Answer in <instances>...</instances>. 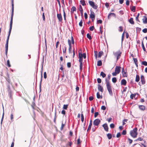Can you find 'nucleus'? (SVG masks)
<instances>
[{
	"label": "nucleus",
	"instance_id": "f257e3e1",
	"mask_svg": "<svg viewBox=\"0 0 147 147\" xmlns=\"http://www.w3.org/2000/svg\"><path fill=\"white\" fill-rule=\"evenodd\" d=\"M137 129L136 128H135L130 131V134L131 136L134 138H136L138 135L137 132Z\"/></svg>",
	"mask_w": 147,
	"mask_h": 147
},
{
	"label": "nucleus",
	"instance_id": "f03ea898",
	"mask_svg": "<svg viewBox=\"0 0 147 147\" xmlns=\"http://www.w3.org/2000/svg\"><path fill=\"white\" fill-rule=\"evenodd\" d=\"M106 86L109 94L111 96L113 95L111 87L109 81L106 80Z\"/></svg>",
	"mask_w": 147,
	"mask_h": 147
},
{
	"label": "nucleus",
	"instance_id": "7ed1b4c3",
	"mask_svg": "<svg viewBox=\"0 0 147 147\" xmlns=\"http://www.w3.org/2000/svg\"><path fill=\"white\" fill-rule=\"evenodd\" d=\"M12 28H9V34H8V36L7 38V40L6 41V43L5 45V54L6 55L7 54V53L8 51V41H9V36L10 34V33L11 32V30Z\"/></svg>",
	"mask_w": 147,
	"mask_h": 147
},
{
	"label": "nucleus",
	"instance_id": "20e7f679",
	"mask_svg": "<svg viewBox=\"0 0 147 147\" xmlns=\"http://www.w3.org/2000/svg\"><path fill=\"white\" fill-rule=\"evenodd\" d=\"M121 68L120 67L116 66L115 68V72L112 73V75L113 76H115L117 74H119L120 72Z\"/></svg>",
	"mask_w": 147,
	"mask_h": 147
},
{
	"label": "nucleus",
	"instance_id": "39448f33",
	"mask_svg": "<svg viewBox=\"0 0 147 147\" xmlns=\"http://www.w3.org/2000/svg\"><path fill=\"white\" fill-rule=\"evenodd\" d=\"M68 43L69 45V53H71L72 46L71 44V41L69 39L68 41Z\"/></svg>",
	"mask_w": 147,
	"mask_h": 147
},
{
	"label": "nucleus",
	"instance_id": "423d86ee",
	"mask_svg": "<svg viewBox=\"0 0 147 147\" xmlns=\"http://www.w3.org/2000/svg\"><path fill=\"white\" fill-rule=\"evenodd\" d=\"M100 122V121L99 119H95L93 122V124L95 126H98Z\"/></svg>",
	"mask_w": 147,
	"mask_h": 147
},
{
	"label": "nucleus",
	"instance_id": "0eeeda50",
	"mask_svg": "<svg viewBox=\"0 0 147 147\" xmlns=\"http://www.w3.org/2000/svg\"><path fill=\"white\" fill-rule=\"evenodd\" d=\"M121 53L119 51H117L114 53V55L117 57V60L120 57Z\"/></svg>",
	"mask_w": 147,
	"mask_h": 147
},
{
	"label": "nucleus",
	"instance_id": "6e6552de",
	"mask_svg": "<svg viewBox=\"0 0 147 147\" xmlns=\"http://www.w3.org/2000/svg\"><path fill=\"white\" fill-rule=\"evenodd\" d=\"M89 4L94 9H96L97 8V6L95 5L94 3L91 1H89Z\"/></svg>",
	"mask_w": 147,
	"mask_h": 147
},
{
	"label": "nucleus",
	"instance_id": "1a4fd4ad",
	"mask_svg": "<svg viewBox=\"0 0 147 147\" xmlns=\"http://www.w3.org/2000/svg\"><path fill=\"white\" fill-rule=\"evenodd\" d=\"M102 126L106 131L107 132L108 131V125L107 123L104 124L102 125Z\"/></svg>",
	"mask_w": 147,
	"mask_h": 147
},
{
	"label": "nucleus",
	"instance_id": "9d476101",
	"mask_svg": "<svg viewBox=\"0 0 147 147\" xmlns=\"http://www.w3.org/2000/svg\"><path fill=\"white\" fill-rule=\"evenodd\" d=\"M57 17L59 21L61 22L62 21V19L61 14H57Z\"/></svg>",
	"mask_w": 147,
	"mask_h": 147
},
{
	"label": "nucleus",
	"instance_id": "9b49d317",
	"mask_svg": "<svg viewBox=\"0 0 147 147\" xmlns=\"http://www.w3.org/2000/svg\"><path fill=\"white\" fill-rule=\"evenodd\" d=\"M141 81L142 84H145V81L144 79V77L143 75H142L141 76Z\"/></svg>",
	"mask_w": 147,
	"mask_h": 147
},
{
	"label": "nucleus",
	"instance_id": "f8f14e48",
	"mask_svg": "<svg viewBox=\"0 0 147 147\" xmlns=\"http://www.w3.org/2000/svg\"><path fill=\"white\" fill-rule=\"evenodd\" d=\"M122 73L123 76L124 77H126L127 76V74L126 73V72L124 71V69L123 68H122Z\"/></svg>",
	"mask_w": 147,
	"mask_h": 147
},
{
	"label": "nucleus",
	"instance_id": "ddd939ff",
	"mask_svg": "<svg viewBox=\"0 0 147 147\" xmlns=\"http://www.w3.org/2000/svg\"><path fill=\"white\" fill-rule=\"evenodd\" d=\"M111 16H113L114 17H116L115 14L114 13H111L109 14L108 16V18L109 19L111 18Z\"/></svg>",
	"mask_w": 147,
	"mask_h": 147
},
{
	"label": "nucleus",
	"instance_id": "4468645a",
	"mask_svg": "<svg viewBox=\"0 0 147 147\" xmlns=\"http://www.w3.org/2000/svg\"><path fill=\"white\" fill-rule=\"evenodd\" d=\"M90 17L91 18V19L95 18V15L93 11H91V13L90 15Z\"/></svg>",
	"mask_w": 147,
	"mask_h": 147
},
{
	"label": "nucleus",
	"instance_id": "2eb2a0df",
	"mask_svg": "<svg viewBox=\"0 0 147 147\" xmlns=\"http://www.w3.org/2000/svg\"><path fill=\"white\" fill-rule=\"evenodd\" d=\"M98 89L99 91H101L102 92L103 91V89L102 87L100 84H98Z\"/></svg>",
	"mask_w": 147,
	"mask_h": 147
},
{
	"label": "nucleus",
	"instance_id": "dca6fc26",
	"mask_svg": "<svg viewBox=\"0 0 147 147\" xmlns=\"http://www.w3.org/2000/svg\"><path fill=\"white\" fill-rule=\"evenodd\" d=\"M127 82L125 79H122L121 81V85L125 86L126 85Z\"/></svg>",
	"mask_w": 147,
	"mask_h": 147
},
{
	"label": "nucleus",
	"instance_id": "f3484780",
	"mask_svg": "<svg viewBox=\"0 0 147 147\" xmlns=\"http://www.w3.org/2000/svg\"><path fill=\"white\" fill-rule=\"evenodd\" d=\"M139 109L142 110H145V107L143 105H139Z\"/></svg>",
	"mask_w": 147,
	"mask_h": 147
},
{
	"label": "nucleus",
	"instance_id": "a211bd4d",
	"mask_svg": "<svg viewBox=\"0 0 147 147\" xmlns=\"http://www.w3.org/2000/svg\"><path fill=\"white\" fill-rule=\"evenodd\" d=\"M142 20L144 23H147V18L145 16L144 17V18Z\"/></svg>",
	"mask_w": 147,
	"mask_h": 147
},
{
	"label": "nucleus",
	"instance_id": "6ab92c4d",
	"mask_svg": "<svg viewBox=\"0 0 147 147\" xmlns=\"http://www.w3.org/2000/svg\"><path fill=\"white\" fill-rule=\"evenodd\" d=\"M129 21L130 24H134V22L133 21V18H130L129 20Z\"/></svg>",
	"mask_w": 147,
	"mask_h": 147
},
{
	"label": "nucleus",
	"instance_id": "aec40b11",
	"mask_svg": "<svg viewBox=\"0 0 147 147\" xmlns=\"http://www.w3.org/2000/svg\"><path fill=\"white\" fill-rule=\"evenodd\" d=\"M92 125V121L91 120L90 121L89 125L88 127V130H89L91 129V126Z\"/></svg>",
	"mask_w": 147,
	"mask_h": 147
},
{
	"label": "nucleus",
	"instance_id": "412c9836",
	"mask_svg": "<svg viewBox=\"0 0 147 147\" xmlns=\"http://www.w3.org/2000/svg\"><path fill=\"white\" fill-rule=\"evenodd\" d=\"M140 80V77L138 75H136V81L138 82Z\"/></svg>",
	"mask_w": 147,
	"mask_h": 147
},
{
	"label": "nucleus",
	"instance_id": "4be33fe9",
	"mask_svg": "<svg viewBox=\"0 0 147 147\" xmlns=\"http://www.w3.org/2000/svg\"><path fill=\"white\" fill-rule=\"evenodd\" d=\"M103 52L102 51H100L98 53V57L99 58H100L102 55L103 54Z\"/></svg>",
	"mask_w": 147,
	"mask_h": 147
},
{
	"label": "nucleus",
	"instance_id": "5701e85b",
	"mask_svg": "<svg viewBox=\"0 0 147 147\" xmlns=\"http://www.w3.org/2000/svg\"><path fill=\"white\" fill-rule=\"evenodd\" d=\"M100 76H102L103 78H104L106 76V75L102 71L100 73Z\"/></svg>",
	"mask_w": 147,
	"mask_h": 147
},
{
	"label": "nucleus",
	"instance_id": "b1692460",
	"mask_svg": "<svg viewBox=\"0 0 147 147\" xmlns=\"http://www.w3.org/2000/svg\"><path fill=\"white\" fill-rule=\"evenodd\" d=\"M97 97L99 99L100 98H101L102 97L101 96H100V93L99 92H97L96 94Z\"/></svg>",
	"mask_w": 147,
	"mask_h": 147
},
{
	"label": "nucleus",
	"instance_id": "393cba45",
	"mask_svg": "<svg viewBox=\"0 0 147 147\" xmlns=\"http://www.w3.org/2000/svg\"><path fill=\"white\" fill-rule=\"evenodd\" d=\"M102 65V63L100 60L98 61L97 62V65L98 66H100Z\"/></svg>",
	"mask_w": 147,
	"mask_h": 147
},
{
	"label": "nucleus",
	"instance_id": "a878e982",
	"mask_svg": "<svg viewBox=\"0 0 147 147\" xmlns=\"http://www.w3.org/2000/svg\"><path fill=\"white\" fill-rule=\"evenodd\" d=\"M134 61L135 64H136V66L137 67H138V63H137L138 61H137V59L136 58H134Z\"/></svg>",
	"mask_w": 147,
	"mask_h": 147
},
{
	"label": "nucleus",
	"instance_id": "bb28decb",
	"mask_svg": "<svg viewBox=\"0 0 147 147\" xmlns=\"http://www.w3.org/2000/svg\"><path fill=\"white\" fill-rule=\"evenodd\" d=\"M80 2L82 5L84 6L86 5L85 1L84 0H82L80 1Z\"/></svg>",
	"mask_w": 147,
	"mask_h": 147
},
{
	"label": "nucleus",
	"instance_id": "cd10ccee",
	"mask_svg": "<svg viewBox=\"0 0 147 147\" xmlns=\"http://www.w3.org/2000/svg\"><path fill=\"white\" fill-rule=\"evenodd\" d=\"M68 106V105H63V108L64 109L66 110V109H67Z\"/></svg>",
	"mask_w": 147,
	"mask_h": 147
},
{
	"label": "nucleus",
	"instance_id": "c85d7f7f",
	"mask_svg": "<svg viewBox=\"0 0 147 147\" xmlns=\"http://www.w3.org/2000/svg\"><path fill=\"white\" fill-rule=\"evenodd\" d=\"M76 11V8L75 7L73 6V7L71 9V11H72L73 13L74 11Z\"/></svg>",
	"mask_w": 147,
	"mask_h": 147
},
{
	"label": "nucleus",
	"instance_id": "c756f323",
	"mask_svg": "<svg viewBox=\"0 0 147 147\" xmlns=\"http://www.w3.org/2000/svg\"><path fill=\"white\" fill-rule=\"evenodd\" d=\"M107 136L108 138L109 139H110L111 138L112 135L111 134H107Z\"/></svg>",
	"mask_w": 147,
	"mask_h": 147
},
{
	"label": "nucleus",
	"instance_id": "7c9ffc66",
	"mask_svg": "<svg viewBox=\"0 0 147 147\" xmlns=\"http://www.w3.org/2000/svg\"><path fill=\"white\" fill-rule=\"evenodd\" d=\"M112 81L113 82L115 83L117 81V79L116 78L114 77L112 78Z\"/></svg>",
	"mask_w": 147,
	"mask_h": 147
},
{
	"label": "nucleus",
	"instance_id": "2f4dec72",
	"mask_svg": "<svg viewBox=\"0 0 147 147\" xmlns=\"http://www.w3.org/2000/svg\"><path fill=\"white\" fill-rule=\"evenodd\" d=\"M7 65L9 67H11V65L10 64V62L9 60H8L7 61Z\"/></svg>",
	"mask_w": 147,
	"mask_h": 147
},
{
	"label": "nucleus",
	"instance_id": "473e14b6",
	"mask_svg": "<svg viewBox=\"0 0 147 147\" xmlns=\"http://www.w3.org/2000/svg\"><path fill=\"white\" fill-rule=\"evenodd\" d=\"M87 37L89 39H91L92 38L91 37V36L89 34H87Z\"/></svg>",
	"mask_w": 147,
	"mask_h": 147
},
{
	"label": "nucleus",
	"instance_id": "72a5a7b5",
	"mask_svg": "<svg viewBox=\"0 0 147 147\" xmlns=\"http://www.w3.org/2000/svg\"><path fill=\"white\" fill-rule=\"evenodd\" d=\"M3 115H2V118L1 120V123H2V121H3V119L4 114V108H3Z\"/></svg>",
	"mask_w": 147,
	"mask_h": 147
},
{
	"label": "nucleus",
	"instance_id": "f704fd0d",
	"mask_svg": "<svg viewBox=\"0 0 147 147\" xmlns=\"http://www.w3.org/2000/svg\"><path fill=\"white\" fill-rule=\"evenodd\" d=\"M79 58H83V54L81 53H79Z\"/></svg>",
	"mask_w": 147,
	"mask_h": 147
},
{
	"label": "nucleus",
	"instance_id": "c9c22d12",
	"mask_svg": "<svg viewBox=\"0 0 147 147\" xmlns=\"http://www.w3.org/2000/svg\"><path fill=\"white\" fill-rule=\"evenodd\" d=\"M79 9L80 12H82V11H83V9L82 7L80 5L79 6Z\"/></svg>",
	"mask_w": 147,
	"mask_h": 147
},
{
	"label": "nucleus",
	"instance_id": "e433bc0d",
	"mask_svg": "<svg viewBox=\"0 0 147 147\" xmlns=\"http://www.w3.org/2000/svg\"><path fill=\"white\" fill-rule=\"evenodd\" d=\"M94 55L95 56L96 58V59H97V54H98L97 52L96 51H94Z\"/></svg>",
	"mask_w": 147,
	"mask_h": 147
},
{
	"label": "nucleus",
	"instance_id": "4c0bfd02",
	"mask_svg": "<svg viewBox=\"0 0 147 147\" xmlns=\"http://www.w3.org/2000/svg\"><path fill=\"white\" fill-rule=\"evenodd\" d=\"M131 9L134 12L136 9V8L135 7L133 6L131 8Z\"/></svg>",
	"mask_w": 147,
	"mask_h": 147
},
{
	"label": "nucleus",
	"instance_id": "58836bf2",
	"mask_svg": "<svg viewBox=\"0 0 147 147\" xmlns=\"http://www.w3.org/2000/svg\"><path fill=\"white\" fill-rule=\"evenodd\" d=\"M127 119H124L123 121V125H124L125 124V122H127Z\"/></svg>",
	"mask_w": 147,
	"mask_h": 147
},
{
	"label": "nucleus",
	"instance_id": "ea45409f",
	"mask_svg": "<svg viewBox=\"0 0 147 147\" xmlns=\"http://www.w3.org/2000/svg\"><path fill=\"white\" fill-rule=\"evenodd\" d=\"M142 48H143V50L144 51H146V49H145V47H144V46L143 42H142Z\"/></svg>",
	"mask_w": 147,
	"mask_h": 147
},
{
	"label": "nucleus",
	"instance_id": "a19ab883",
	"mask_svg": "<svg viewBox=\"0 0 147 147\" xmlns=\"http://www.w3.org/2000/svg\"><path fill=\"white\" fill-rule=\"evenodd\" d=\"M139 15H140V14L139 13H138V15L136 17V20L137 21H138V22H139V20L138 19V17L139 16Z\"/></svg>",
	"mask_w": 147,
	"mask_h": 147
},
{
	"label": "nucleus",
	"instance_id": "79ce46f5",
	"mask_svg": "<svg viewBox=\"0 0 147 147\" xmlns=\"http://www.w3.org/2000/svg\"><path fill=\"white\" fill-rule=\"evenodd\" d=\"M13 23V20H11L10 24V28H12Z\"/></svg>",
	"mask_w": 147,
	"mask_h": 147
},
{
	"label": "nucleus",
	"instance_id": "37998d69",
	"mask_svg": "<svg viewBox=\"0 0 147 147\" xmlns=\"http://www.w3.org/2000/svg\"><path fill=\"white\" fill-rule=\"evenodd\" d=\"M83 22L82 20H81L79 23V25L80 26H82Z\"/></svg>",
	"mask_w": 147,
	"mask_h": 147
},
{
	"label": "nucleus",
	"instance_id": "c03bdc74",
	"mask_svg": "<svg viewBox=\"0 0 147 147\" xmlns=\"http://www.w3.org/2000/svg\"><path fill=\"white\" fill-rule=\"evenodd\" d=\"M83 63H80V69L82 70V69Z\"/></svg>",
	"mask_w": 147,
	"mask_h": 147
},
{
	"label": "nucleus",
	"instance_id": "a18cd8bd",
	"mask_svg": "<svg viewBox=\"0 0 147 147\" xmlns=\"http://www.w3.org/2000/svg\"><path fill=\"white\" fill-rule=\"evenodd\" d=\"M124 32L122 34V38H121V40H122V42H123V38H124Z\"/></svg>",
	"mask_w": 147,
	"mask_h": 147
},
{
	"label": "nucleus",
	"instance_id": "49530a36",
	"mask_svg": "<svg viewBox=\"0 0 147 147\" xmlns=\"http://www.w3.org/2000/svg\"><path fill=\"white\" fill-rule=\"evenodd\" d=\"M71 43L72 44H74V39H73V37L72 36L71 37Z\"/></svg>",
	"mask_w": 147,
	"mask_h": 147
},
{
	"label": "nucleus",
	"instance_id": "de8ad7c7",
	"mask_svg": "<svg viewBox=\"0 0 147 147\" xmlns=\"http://www.w3.org/2000/svg\"><path fill=\"white\" fill-rule=\"evenodd\" d=\"M84 116L83 114H81V121L82 122H83L84 121Z\"/></svg>",
	"mask_w": 147,
	"mask_h": 147
},
{
	"label": "nucleus",
	"instance_id": "09e8293b",
	"mask_svg": "<svg viewBox=\"0 0 147 147\" xmlns=\"http://www.w3.org/2000/svg\"><path fill=\"white\" fill-rule=\"evenodd\" d=\"M142 32L144 33H146L147 32V29L146 28L143 29Z\"/></svg>",
	"mask_w": 147,
	"mask_h": 147
},
{
	"label": "nucleus",
	"instance_id": "8fccbe9b",
	"mask_svg": "<svg viewBox=\"0 0 147 147\" xmlns=\"http://www.w3.org/2000/svg\"><path fill=\"white\" fill-rule=\"evenodd\" d=\"M142 64H143L145 66H147V62L146 61H143L142 62Z\"/></svg>",
	"mask_w": 147,
	"mask_h": 147
},
{
	"label": "nucleus",
	"instance_id": "3c124183",
	"mask_svg": "<svg viewBox=\"0 0 147 147\" xmlns=\"http://www.w3.org/2000/svg\"><path fill=\"white\" fill-rule=\"evenodd\" d=\"M97 81L98 83H101V80L100 79L98 78L97 79Z\"/></svg>",
	"mask_w": 147,
	"mask_h": 147
},
{
	"label": "nucleus",
	"instance_id": "603ef678",
	"mask_svg": "<svg viewBox=\"0 0 147 147\" xmlns=\"http://www.w3.org/2000/svg\"><path fill=\"white\" fill-rule=\"evenodd\" d=\"M63 17L64 18V19L65 20H66V14L65 13V11L64 10L63 11Z\"/></svg>",
	"mask_w": 147,
	"mask_h": 147
},
{
	"label": "nucleus",
	"instance_id": "864d4df0",
	"mask_svg": "<svg viewBox=\"0 0 147 147\" xmlns=\"http://www.w3.org/2000/svg\"><path fill=\"white\" fill-rule=\"evenodd\" d=\"M94 29V26H92L90 27L89 28V29L90 31H93Z\"/></svg>",
	"mask_w": 147,
	"mask_h": 147
},
{
	"label": "nucleus",
	"instance_id": "5fc2aeb1",
	"mask_svg": "<svg viewBox=\"0 0 147 147\" xmlns=\"http://www.w3.org/2000/svg\"><path fill=\"white\" fill-rule=\"evenodd\" d=\"M119 30L120 32H122L123 31V29L122 26H120L119 27Z\"/></svg>",
	"mask_w": 147,
	"mask_h": 147
},
{
	"label": "nucleus",
	"instance_id": "6e6d98bb",
	"mask_svg": "<svg viewBox=\"0 0 147 147\" xmlns=\"http://www.w3.org/2000/svg\"><path fill=\"white\" fill-rule=\"evenodd\" d=\"M110 127L111 128H113L114 127V125L113 123L111 124L110 125Z\"/></svg>",
	"mask_w": 147,
	"mask_h": 147
},
{
	"label": "nucleus",
	"instance_id": "4d7b16f0",
	"mask_svg": "<svg viewBox=\"0 0 147 147\" xmlns=\"http://www.w3.org/2000/svg\"><path fill=\"white\" fill-rule=\"evenodd\" d=\"M67 66L68 67H69V68L71 66V64L70 63H69V62L67 64Z\"/></svg>",
	"mask_w": 147,
	"mask_h": 147
},
{
	"label": "nucleus",
	"instance_id": "13d9d810",
	"mask_svg": "<svg viewBox=\"0 0 147 147\" xmlns=\"http://www.w3.org/2000/svg\"><path fill=\"white\" fill-rule=\"evenodd\" d=\"M142 140H143V139L141 137H140V138H138L137 140H135V141H137V140L142 141Z\"/></svg>",
	"mask_w": 147,
	"mask_h": 147
},
{
	"label": "nucleus",
	"instance_id": "bf43d9fd",
	"mask_svg": "<svg viewBox=\"0 0 147 147\" xmlns=\"http://www.w3.org/2000/svg\"><path fill=\"white\" fill-rule=\"evenodd\" d=\"M98 112H96L94 113V117H96L98 115Z\"/></svg>",
	"mask_w": 147,
	"mask_h": 147
},
{
	"label": "nucleus",
	"instance_id": "052dcab7",
	"mask_svg": "<svg viewBox=\"0 0 147 147\" xmlns=\"http://www.w3.org/2000/svg\"><path fill=\"white\" fill-rule=\"evenodd\" d=\"M84 17L85 19H87L88 18V15L86 13H84Z\"/></svg>",
	"mask_w": 147,
	"mask_h": 147
},
{
	"label": "nucleus",
	"instance_id": "680f3d73",
	"mask_svg": "<svg viewBox=\"0 0 147 147\" xmlns=\"http://www.w3.org/2000/svg\"><path fill=\"white\" fill-rule=\"evenodd\" d=\"M44 77L45 79L47 78V74L46 72H45L44 73Z\"/></svg>",
	"mask_w": 147,
	"mask_h": 147
},
{
	"label": "nucleus",
	"instance_id": "e2e57ef3",
	"mask_svg": "<svg viewBox=\"0 0 147 147\" xmlns=\"http://www.w3.org/2000/svg\"><path fill=\"white\" fill-rule=\"evenodd\" d=\"M79 61L80 63H82L83 58H79Z\"/></svg>",
	"mask_w": 147,
	"mask_h": 147
},
{
	"label": "nucleus",
	"instance_id": "0e129e2a",
	"mask_svg": "<svg viewBox=\"0 0 147 147\" xmlns=\"http://www.w3.org/2000/svg\"><path fill=\"white\" fill-rule=\"evenodd\" d=\"M106 107L105 106H102L101 107V109H102L103 110H105V109H106Z\"/></svg>",
	"mask_w": 147,
	"mask_h": 147
},
{
	"label": "nucleus",
	"instance_id": "69168bd1",
	"mask_svg": "<svg viewBox=\"0 0 147 147\" xmlns=\"http://www.w3.org/2000/svg\"><path fill=\"white\" fill-rule=\"evenodd\" d=\"M61 113L62 114L65 115V110H63L62 111Z\"/></svg>",
	"mask_w": 147,
	"mask_h": 147
},
{
	"label": "nucleus",
	"instance_id": "338daca9",
	"mask_svg": "<svg viewBox=\"0 0 147 147\" xmlns=\"http://www.w3.org/2000/svg\"><path fill=\"white\" fill-rule=\"evenodd\" d=\"M121 136V134L120 133H118L116 135V137L117 138H119Z\"/></svg>",
	"mask_w": 147,
	"mask_h": 147
},
{
	"label": "nucleus",
	"instance_id": "774afa93",
	"mask_svg": "<svg viewBox=\"0 0 147 147\" xmlns=\"http://www.w3.org/2000/svg\"><path fill=\"white\" fill-rule=\"evenodd\" d=\"M93 99V98L92 96H90L89 98V99L90 101L92 100Z\"/></svg>",
	"mask_w": 147,
	"mask_h": 147
}]
</instances>
